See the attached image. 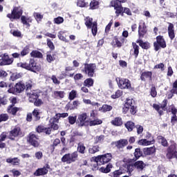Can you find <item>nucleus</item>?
Segmentation results:
<instances>
[{"mask_svg": "<svg viewBox=\"0 0 177 177\" xmlns=\"http://www.w3.org/2000/svg\"><path fill=\"white\" fill-rule=\"evenodd\" d=\"M85 26H87V28H91V32L94 37L97 34V22L94 21L93 19L87 17L84 19Z\"/></svg>", "mask_w": 177, "mask_h": 177, "instance_id": "obj_1", "label": "nucleus"}, {"mask_svg": "<svg viewBox=\"0 0 177 177\" xmlns=\"http://www.w3.org/2000/svg\"><path fill=\"white\" fill-rule=\"evenodd\" d=\"M111 158H113L111 153H106L95 158L94 161L96 162L97 165H103V164H107V162L111 161Z\"/></svg>", "mask_w": 177, "mask_h": 177, "instance_id": "obj_2", "label": "nucleus"}, {"mask_svg": "<svg viewBox=\"0 0 177 177\" xmlns=\"http://www.w3.org/2000/svg\"><path fill=\"white\" fill-rule=\"evenodd\" d=\"M77 158H78V152L75 151L72 153L65 154L62 158V162H66V164H71V162H75Z\"/></svg>", "mask_w": 177, "mask_h": 177, "instance_id": "obj_3", "label": "nucleus"}, {"mask_svg": "<svg viewBox=\"0 0 177 177\" xmlns=\"http://www.w3.org/2000/svg\"><path fill=\"white\" fill-rule=\"evenodd\" d=\"M127 0H115V1H111V5L113 6L117 16L121 15V12L124 10V8L121 6V3H125Z\"/></svg>", "mask_w": 177, "mask_h": 177, "instance_id": "obj_4", "label": "nucleus"}, {"mask_svg": "<svg viewBox=\"0 0 177 177\" xmlns=\"http://www.w3.org/2000/svg\"><path fill=\"white\" fill-rule=\"evenodd\" d=\"M95 70H96V64H84L83 73L87 74L88 77H93L95 75Z\"/></svg>", "mask_w": 177, "mask_h": 177, "instance_id": "obj_5", "label": "nucleus"}, {"mask_svg": "<svg viewBox=\"0 0 177 177\" xmlns=\"http://www.w3.org/2000/svg\"><path fill=\"white\" fill-rule=\"evenodd\" d=\"M116 82L120 89H131V82L128 79L116 78Z\"/></svg>", "mask_w": 177, "mask_h": 177, "instance_id": "obj_6", "label": "nucleus"}, {"mask_svg": "<svg viewBox=\"0 0 177 177\" xmlns=\"http://www.w3.org/2000/svg\"><path fill=\"white\" fill-rule=\"evenodd\" d=\"M157 42L153 43V46L155 48V50L157 52L158 50H160V48H167V44L165 43V40L164 39V37L162 36H158L156 37Z\"/></svg>", "mask_w": 177, "mask_h": 177, "instance_id": "obj_7", "label": "nucleus"}, {"mask_svg": "<svg viewBox=\"0 0 177 177\" xmlns=\"http://www.w3.org/2000/svg\"><path fill=\"white\" fill-rule=\"evenodd\" d=\"M167 157L169 160H171V158H177L176 146L174 144L170 145L168 148Z\"/></svg>", "mask_w": 177, "mask_h": 177, "instance_id": "obj_8", "label": "nucleus"}, {"mask_svg": "<svg viewBox=\"0 0 177 177\" xmlns=\"http://www.w3.org/2000/svg\"><path fill=\"white\" fill-rule=\"evenodd\" d=\"M23 15V11L19 8L15 7L11 14H8L7 17L9 19H20V17Z\"/></svg>", "mask_w": 177, "mask_h": 177, "instance_id": "obj_9", "label": "nucleus"}, {"mask_svg": "<svg viewBox=\"0 0 177 177\" xmlns=\"http://www.w3.org/2000/svg\"><path fill=\"white\" fill-rule=\"evenodd\" d=\"M13 63V58L9 57L8 54L5 53L0 59V66H8L9 64H12Z\"/></svg>", "mask_w": 177, "mask_h": 177, "instance_id": "obj_10", "label": "nucleus"}, {"mask_svg": "<svg viewBox=\"0 0 177 177\" xmlns=\"http://www.w3.org/2000/svg\"><path fill=\"white\" fill-rule=\"evenodd\" d=\"M49 168H50L49 165H46L44 167L37 169L34 173L35 176H42L44 175H46L48 172Z\"/></svg>", "mask_w": 177, "mask_h": 177, "instance_id": "obj_11", "label": "nucleus"}, {"mask_svg": "<svg viewBox=\"0 0 177 177\" xmlns=\"http://www.w3.org/2000/svg\"><path fill=\"white\" fill-rule=\"evenodd\" d=\"M21 130L20 127H15L13 130L10 132L8 136V138L11 140H15V138L17 136H21Z\"/></svg>", "mask_w": 177, "mask_h": 177, "instance_id": "obj_12", "label": "nucleus"}, {"mask_svg": "<svg viewBox=\"0 0 177 177\" xmlns=\"http://www.w3.org/2000/svg\"><path fill=\"white\" fill-rule=\"evenodd\" d=\"M28 142L32 146H34V147H38L39 146V142H38V137H37V136H35L32 133H30L29 134Z\"/></svg>", "mask_w": 177, "mask_h": 177, "instance_id": "obj_13", "label": "nucleus"}, {"mask_svg": "<svg viewBox=\"0 0 177 177\" xmlns=\"http://www.w3.org/2000/svg\"><path fill=\"white\" fill-rule=\"evenodd\" d=\"M88 115L86 113H81L78 115L77 118V125L78 127H85V124H86V118Z\"/></svg>", "mask_w": 177, "mask_h": 177, "instance_id": "obj_14", "label": "nucleus"}, {"mask_svg": "<svg viewBox=\"0 0 177 177\" xmlns=\"http://www.w3.org/2000/svg\"><path fill=\"white\" fill-rule=\"evenodd\" d=\"M28 97H29V102H33L38 99V92L36 91H30L26 93Z\"/></svg>", "mask_w": 177, "mask_h": 177, "instance_id": "obj_15", "label": "nucleus"}, {"mask_svg": "<svg viewBox=\"0 0 177 177\" xmlns=\"http://www.w3.org/2000/svg\"><path fill=\"white\" fill-rule=\"evenodd\" d=\"M134 168L138 172H142L146 168V164L142 160H138L134 163Z\"/></svg>", "mask_w": 177, "mask_h": 177, "instance_id": "obj_16", "label": "nucleus"}, {"mask_svg": "<svg viewBox=\"0 0 177 177\" xmlns=\"http://www.w3.org/2000/svg\"><path fill=\"white\" fill-rule=\"evenodd\" d=\"M168 34L170 39H174L175 38V30L174 28V24L171 23H169V26H168Z\"/></svg>", "mask_w": 177, "mask_h": 177, "instance_id": "obj_17", "label": "nucleus"}, {"mask_svg": "<svg viewBox=\"0 0 177 177\" xmlns=\"http://www.w3.org/2000/svg\"><path fill=\"white\" fill-rule=\"evenodd\" d=\"M15 91L17 93H21L24 89H26V84L23 82H19L15 84Z\"/></svg>", "mask_w": 177, "mask_h": 177, "instance_id": "obj_18", "label": "nucleus"}, {"mask_svg": "<svg viewBox=\"0 0 177 177\" xmlns=\"http://www.w3.org/2000/svg\"><path fill=\"white\" fill-rule=\"evenodd\" d=\"M115 145L118 149H122L128 145V140H125V139L120 140L116 142H115Z\"/></svg>", "mask_w": 177, "mask_h": 177, "instance_id": "obj_19", "label": "nucleus"}, {"mask_svg": "<svg viewBox=\"0 0 177 177\" xmlns=\"http://www.w3.org/2000/svg\"><path fill=\"white\" fill-rule=\"evenodd\" d=\"M37 132L41 133V132H44L46 135H50V132H52V129L50 128H46L44 126H39L37 128Z\"/></svg>", "mask_w": 177, "mask_h": 177, "instance_id": "obj_20", "label": "nucleus"}, {"mask_svg": "<svg viewBox=\"0 0 177 177\" xmlns=\"http://www.w3.org/2000/svg\"><path fill=\"white\" fill-rule=\"evenodd\" d=\"M66 117H68V113H57L55 117L51 118V122H53V121H59L60 118H66Z\"/></svg>", "mask_w": 177, "mask_h": 177, "instance_id": "obj_21", "label": "nucleus"}, {"mask_svg": "<svg viewBox=\"0 0 177 177\" xmlns=\"http://www.w3.org/2000/svg\"><path fill=\"white\" fill-rule=\"evenodd\" d=\"M28 66L30 67L29 70H30V71L37 70V71H39V70H41V67L37 66V64L35 63V61L32 59H31L30 60V62L28 64Z\"/></svg>", "mask_w": 177, "mask_h": 177, "instance_id": "obj_22", "label": "nucleus"}, {"mask_svg": "<svg viewBox=\"0 0 177 177\" xmlns=\"http://www.w3.org/2000/svg\"><path fill=\"white\" fill-rule=\"evenodd\" d=\"M111 168H113V165L111 163H109L106 167H102L100 168L99 171L100 172H102L103 174H109L111 171Z\"/></svg>", "mask_w": 177, "mask_h": 177, "instance_id": "obj_23", "label": "nucleus"}, {"mask_svg": "<svg viewBox=\"0 0 177 177\" xmlns=\"http://www.w3.org/2000/svg\"><path fill=\"white\" fill-rule=\"evenodd\" d=\"M6 133H2L0 135V149H5L6 147V144H5L4 140L6 139Z\"/></svg>", "mask_w": 177, "mask_h": 177, "instance_id": "obj_24", "label": "nucleus"}, {"mask_svg": "<svg viewBox=\"0 0 177 177\" xmlns=\"http://www.w3.org/2000/svg\"><path fill=\"white\" fill-rule=\"evenodd\" d=\"M133 104H135L134 100H133L132 99H127L124 104V107H125L124 108V111H127L128 110H129V107L133 106Z\"/></svg>", "mask_w": 177, "mask_h": 177, "instance_id": "obj_25", "label": "nucleus"}, {"mask_svg": "<svg viewBox=\"0 0 177 177\" xmlns=\"http://www.w3.org/2000/svg\"><path fill=\"white\" fill-rule=\"evenodd\" d=\"M6 162H8V164H12V165H19V164H20V160H19L17 158H10L6 159Z\"/></svg>", "mask_w": 177, "mask_h": 177, "instance_id": "obj_26", "label": "nucleus"}, {"mask_svg": "<svg viewBox=\"0 0 177 177\" xmlns=\"http://www.w3.org/2000/svg\"><path fill=\"white\" fill-rule=\"evenodd\" d=\"M98 151H100V147L99 145H93L88 149V153L90 154H95Z\"/></svg>", "mask_w": 177, "mask_h": 177, "instance_id": "obj_27", "label": "nucleus"}, {"mask_svg": "<svg viewBox=\"0 0 177 177\" xmlns=\"http://www.w3.org/2000/svg\"><path fill=\"white\" fill-rule=\"evenodd\" d=\"M154 141L147 140L146 139H142L138 141V145L140 146H149V145H153Z\"/></svg>", "mask_w": 177, "mask_h": 177, "instance_id": "obj_28", "label": "nucleus"}, {"mask_svg": "<svg viewBox=\"0 0 177 177\" xmlns=\"http://www.w3.org/2000/svg\"><path fill=\"white\" fill-rule=\"evenodd\" d=\"M111 122L115 127H121V125H122V119L121 118H115Z\"/></svg>", "mask_w": 177, "mask_h": 177, "instance_id": "obj_29", "label": "nucleus"}, {"mask_svg": "<svg viewBox=\"0 0 177 177\" xmlns=\"http://www.w3.org/2000/svg\"><path fill=\"white\" fill-rule=\"evenodd\" d=\"M100 111L102 113H106L107 111H111L113 110V106L107 104H104L101 108L99 109Z\"/></svg>", "mask_w": 177, "mask_h": 177, "instance_id": "obj_30", "label": "nucleus"}, {"mask_svg": "<svg viewBox=\"0 0 177 177\" xmlns=\"http://www.w3.org/2000/svg\"><path fill=\"white\" fill-rule=\"evenodd\" d=\"M64 95H65L64 91H55L53 92V95L57 99H59V97L60 99H63V97H64Z\"/></svg>", "mask_w": 177, "mask_h": 177, "instance_id": "obj_31", "label": "nucleus"}, {"mask_svg": "<svg viewBox=\"0 0 177 177\" xmlns=\"http://www.w3.org/2000/svg\"><path fill=\"white\" fill-rule=\"evenodd\" d=\"M124 125L129 132H131V131H133V128H135V123L131 121L127 122Z\"/></svg>", "mask_w": 177, "mask_h": 177, "instance_id": "obj_32", "label": "nucleus"}, {"mask_svg": "<svg viewBox=\"0 0 177 177\" xmlns=\"http://www.w3.org/2000/svg\"><path fill=\"white\" fill-rule=\"evenodd\" d=\"M85 145L82 142H79L77 145V151L80 153V154H85Z\"/></svg>", "mask_w": 177, "mask_h": 177, "instance_id": "obj_33", "label": "nucleus"}, {"mask_svg": "<svg viewBox=\"0 0 177 177\" xmlns=\"http://www.w3.org/2000/svg\"><path fill=\"white\" fill-rule=\"evenodd\" d=\"M7 111L10 114H12V115H15L16 113L19 111V108L13 107L12 106H10L8 108Z\"/></svg>", "mask_w": 177, "mask_h": 177, "instance_id": "obj_34", "label": "nucleus"}, {"mask_svg": "<svg viewBox=\"0 0 177 177\" xmlns=\"http://www.w3.org/2000/svg\"><path fill=\"white\" fill-rule=\"evenodd\" d=\"M158 140L159 143H161L162 146H168V141H167L165 138L162 137V136H158Z\"/></svg>", "mask_w": 177, "mask_h": 177, "instance_id": "obj_35", "label": "nucleus"}, {"mask_svg": "<svg viewBox=\"0 0 177 177\" xmlns=\"http://www.w3.org/2000/svg\"><path fill=\"white\" fill-rule=\"evenodd\" d=\"M137 43L139 44L142 49H149L150 48V44L148 42H143L142 40H138Z\"/></svg>", "mask_w": 177, "mask_h": 177, "instance_id": "obj_36", "label": "nucleus"}, {"mask_svg": "<svg viewBox=\"0 0 177 177\" xmlns=\"http://www.w3.org/2000/svg\"><path fill=\"white\" fill-rule=\"evenodd\" d=\"M155 152H156V148L154 147H149L144 149V153L146 154L147 156H150Z\"/></svg>", "mask_w": 177, "mask_h": 177, "instance_id": "obj_37", "label": "nucleus"}, {"mask_svg": "<svg viewBox=\"0 0 177 177\" xmlns=\"http://www.w3.org/2000/svg\"><path fill=\"white\" fill-rule=\"evenodd\" d=\"M51 121H52V118L49 121L50 127H51V128H53L54 131H57V129H59V125H57L56 122H59V120H54L53 122H51Z\"/></svg>", "mask_w": 177, "mask_h": 177, "instance_id": "obj_38", "label": "nucleus"}, {"mask_svg": "<svg viewBox=\"0 0 177 177\" xmlns=\"http://www.w3.org/2000/svg\"><path fill=\"white\" fill-rule=\"evenodd\" d=\"M103 122L100 119H95L89 122L90 127H95V125H100Z\"/></svg>", "mask_w": 177, "mask_h": 177, "instance_id": "obj_39", "label": "nucleus"}, {"mask_svg": "<svg viewBox=\"0 0 177 177\" xmlns=\"http://www.w3.org/2000/svg\"><path fill=\"white\" fill-rule=\"evenodd\" d=\"M151 75H152V73L150 71L142 73L141 76V80L142 81L145 80V78H149V80H151Z\"/></svg>", "mask_w": 177, "mask_h": 177, "instance_id": "obj_40", "label": "nucleus"}, {"mask_svg": "<svg viewBox=\"0 0 177 177\" xmlns=\"http://www.w3.org/2000/svg\"><path fill=\"white\" fill-rule=\"evenodd\" d=\"M90 8L93 10L97 9V8H99V1L96 0H93L90 3Z\"/></svg>", "mask_w": 177, "mask_h": 177, "instance_id": "obj_41", "label": "nucleus"}, {"mask_svg": "<svg viewBox=\"0 0 177 177\" xmlns=\"http://www.w3.org/2000/svg\"><path fill=\"white\" fill-rule=\"evenodd\" d=\"M21 20L23 23V24H24L26 26L28 27L30 26V21H31V19H30V18H27L24 16H22L21 18Z\"/></svg>", "mask_w": 177, "mask_h": 177, "instance_id": "obj_42", "label": "nucleus"}, {"mask_svg": "<svg viewBox=\"0 0 177 177\" xmlns=\"http://www.w3.org/2000/svg\"><path fill=\"white\" fill-rule=\"evenodd\" d=\"M146 32H147V29L146 28H138V34L141 38L145 37V34H146Z\"/></svg>", "mask_w": 177, "mask_h": 177, "instance_id": "obj_43", "label": "nucleus"}, {"mask_svg": "<svg viewBox=\"0 0 177 177\" xmlns=\"http://www.w3.org/2000/svg\"><path fill=\"white\" fill-rule=\"evenodd\" d=\"M143 153L142 152V151L140 150V149L137 148L135 150L134 152V156L136 157V160H138V158H140V157H142Z\"/></svg>", "mask_w": 177, "mask_h": 177, "instance_id": "obj_44", "label": "nucleus"}, {"mask_svg": "<svg viewBox=\"0 0 177 177\" xmlns=\"http://www.w3.org/2000/svg\"><path fill=\"white\" fill-rule=\"evenodd\" d=\"M83 102H84V103H85V104H91V106H97V107H99V106H100V104H99V103L92 102V101H91V100L84 99Z\"/></svg>", "mask_w": 177, "mask_h": 177, "instance_id": "obj_45", "label": "nucleus"}, {"mask_svg": "<svg viewBox=\"0 0 177 177\" xmlns=\"http://www.w3.org/2000/svg\"><path fill=\"white\" fill-rule=\"evenodd\" d=\"M133 48L134 49V55L136 57H138L139 55V46L136 44V43H132Z\"/></svg>", "mask_w": 177, "mask_h": 177, "instance_id": "obj_46", "label": "nucleus"}, {"mask_svg": "<svg viewBox=\"0 0 177 177\" xmlns=\"http://www.w3.org/2000/svg\"><path fill=\"white\" fill-rule=\"evenodd\" d=\"M122 95V91L118 90L115 94L111 95L112 99H118V97H121Z\"/></svg>", "mask_w": 177, "mask_h": 177, "instance_id": "obj_47", "label": "nucleus"}, {"mask_svg": "<svg viewBox=\"0 0 177 177\" xmlns=\"http://www.w3.org/2000/svg\"><path fill=\"white\" fill-rule=\"evenodd\" d=\"M84 85L85 86H88V88L92 86V85H93V80L92 78L86 79L84 81Z\"/></svg>", "mask_w": 177, "mask_h": 177, "instance_id": "obj_48", "label": "nucleus"}, {"mask_svg": "<svg viewBox=\"0 0 177 177\" xmlns=\"http://www.w3.org/2000/svg\"><path fill=\"white\" fill-rule=\"evenodd\" d=\"M30 55L32 57H42V53L38 50H33L31 53Z\"/></svg>", "mask_w": 177, "mask_h": 177, "instance_id": "obj_49", "label": "nucleus"}, {"mask_svg": "<svg viewBox=\"0 0 177 177\" xmlns=\"http://www.w3.org/2000/svg\"><path fill=\"white\" fill-rule=\"evenodd\" d=\"M77 97V91L72 90L69 93V99L70 100H74L75 98Z\"/></svg>", "mask_w": 177, "mask_h": 177, "instance_id": "obj_50", "label": "nucleus"}, {"mask_svg": "<svg viewBox=\"0 0 177 177\" xmlns=\"http://www.w3.org/2000/svg\"><path fill=\"white\" fill-rule=\"evenodd\" d=\"M135 168V164L128 165L127 167V172L129 175L131 176V173L133 172V169Z\"/></svg>", "mask_w": 177, "mask_h": 177, "instance_id": "obj_51", "label": "nucleus"}, {"mask_svg": "<svg viewBox=\"0 0 177 177\" xmlns=\"http://www.w3.org/2000/svg\"><path fill=\"white\" fill-rule=\"evenodd\" d=\"M64 34V32L63 31H60L58 33V38L59 39H60L61 41H64V42H68V40H67V39H66L63 35Z\"/></svg>", "mask_w": 177, "mask_h": 177, "instance_id": "obj_52", "label": "nucleus"}, {"mask_svg": "<svg viewBox=\"0 0 177 177\" xmlns=\"http://www.w3.org/2000/svg\"><path fill=\"white\" fill-rule=\"evenodd\" d=\"M68 122L71 125H74L75 124V122L77 121V117L76 116H68Z\"/></svg>", "mask_w": 177, "mask_h": 177, "instance_id": "obj_53", "label": "nucleus"}, {"mask_svg": "<svg viewBox=\"0 0 177 177\" xmlns=\"http://www.w3.org/2000/svg\"><path fill=\"white\" fill-rule=\"evenodd\" d=\"M32 86V82L31 81L29 80L26 83L25 89H26V93L29 92Z\"/></svg>", "mask_w": 177, "mask_h": 177, "instance_id": "obj_54", "label": "nucleus"}, {"mask_svg": "<svg viewBox=\"0 0 177 177\" xmlns=\"http://www.w3.org/2000/svg\"><path fill=\"white\" fill-rule=\"evenodd\" d=\"M9 120V116L6 113H3L0 115V122H2V121H8Z\"/></svg>", "mask_w": 177, "mask_h": 177, "instance_id": "obj_55", "label": "nucleus"}, {"mask_svg": "<svg viewBox=\"0 0 177 177\" xmlns=\"http://www.w3.org/2000/svg\"><path fill=\"white\" fill-rule=\"evenodd\" d=\"M153 107L155 109V110H156V111L159 113V114H162V109H161V106L153 104Z\"/></svg>", "mask_w": 177, "mask_h": 177, "instance_id": "obj_56", "label": "nucleus"}, {"mask_svg": "<svg viewBox=\"0 0 177 177\" xmlns=\"http://www.w3.org/2000/svg\"><path fill=\"white\" fill-rule=\"evenodd\" d=\"M63 21H64V19H63V17H58L54 19V22L55 23V24H62Z\"/></svg>", "mask_w": 177, "mask_h": 177, "instance_id": "obj_57", "label": "nucleus"}, {"mask_svg": "<svg viewBox=\"0 0 177 177\" xmlns=\"http://www.w3.org/2000/svg\"><path fill=\"white\" fill-rule=\"evenodd\" d=\"M30 53V49L28 46L25 47L21 52V56H26Z\"/></svg>", "mask_w": 177, "mask_h": 177, "instance_id": "obj_58", "label": "nucleus"}, {"mask_svg": "<svg viewBox=\"0 0 177 177\" xmlns=\"http://www.w3.org/2000/svg\"><path fill=\"white\" fill-rule=\"evenodd\" d=\"M113 44L114 46H118V48H120V46H122L121 41H119L118 39H114L113 41Z\"/></svg>", "mask_w": 177, "mask_h": 177, "instance_id": "obj_59", "label": "nucleus"}, {"mask_svg": "<svg viewBox=\"0 0 177 177\" xmlns=\"http://www.w3.org/2000/svg\"><path fill=\"white\" fill-rule=\"evenodd\" d=\"M46 59H47V62H48V63H52V62H53V60H55V56H53L50 54H48Z\"/></svg>", "mask_w": 177, "mask_h": 177, "instance_id": "obj_60", "label": "nucleus"}, {"mask_svg": "<svg viewBox=\"0 0 177 177\" xmlns=\"http://www.w3.org/2000/svg\"><path fill=\"white\" fill-rule=\"evenodd\" d=\"M151 95L152 97H156L157 96V91H156V87H152L151 88Z\"/></svg>", "mask_w": 177, "mask_h": 177, "instance_id": "obj_61", "label": "nucleus"}, {"mask_svg": "<svg viewBox=\"0 0 177 177\" xmlns=\"http://www.w3.org/2000/svg\"><path fill=\"white\" fill-rule=\"evenodd\" d=\"M153 68H157V69H161V71H164V70H165L164 68V64L160 63L159 64H156Z\"/></svg>", "mask_w": 177, "mask_h": 177, "instance_id": "obj_62", "label": "nucleus"}, {"mask_svg": "<svg viewBox=\"0 0 177 177\" xmlns=\"http://www.w3.org/2000/svg\"><path fill=\"white\" fill-rule=\"evenodd\" d=\"M136 128L137 129V133L138 135H140V133H142L143 132V127H142L140 125H137V126H136Z\"/></svg>", "mask_w": 177, "mask_h": 177, "instance_id": "obj_63", "label": "nucleus"}, {"mask_svg": "<svg viewBox=\"0 0 177 177\" xmlns=\"http://www.w3.org/2000/svg\"><path fill=\"white\" fill-rule=\"evenodd\" d=\"M113 177H120V175H122V171L121 170H116L113 171Z\"/></svg>", "mask_w": 177, "mask_h": 177, "instance_id": "obj_64", "label": "nucleus"}]
</instances>
